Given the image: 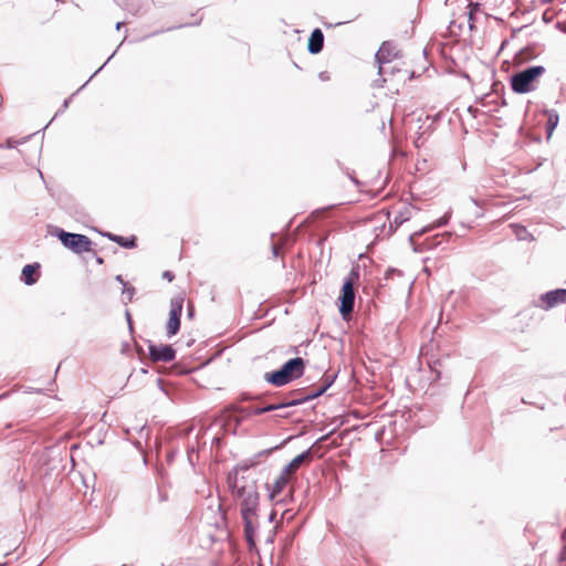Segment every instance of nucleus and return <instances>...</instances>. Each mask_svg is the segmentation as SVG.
<instances>
[{"instance_id": "1", "label": "nucleus", "mask_w": 566, "mask_h": 566, "mask_svg": "<svg viewBox=\"0 0 566 566\" xmlns=\"http://www.w3.org/2000/svg\"><path fill=\"white\" fill-rule=\"evenodd\" d=\"M229 489L239 501L240 514L244 525V537L250 548L255 545L254 536L258 528V511L260 505V493L256 479L252 475L237 476L229 479Z\"/></svg>"}, {"instance_id": "2", "label": "nucleus", "mask_w": 566, "mask_h": 566, "mask_svg": "<svg viewBox=\"0 0 566 566\" xmlns=\"http://www.w3.org/2000/svg\"><path fill=\"white\" fill-rule=\"evenodd\" d=\"M304 371L305 360L302 357H294L285 361L280 369L265 373L264 380L275 387H283L301 378Z\"/></svg>"}, {"instance_id": "3", "label": "nucleus", "mask_w": 566, "mask_h": 566, "mask_svg": "<svg viewBox=\"0 0 566 566\" xmlns=\"http://www.w3.org/2000/svg\"><path fill=\"white\" fill-rule=\"evenodd\" d=\"M546 72L542 65L528 66L514 73L510 77L511 88L514 93L526 94L536 88V82Z\"/></svg>"}, {"instance_id": "4", "label": "nucleus", "mask_w": 566, "mask_h": 566, "mask_svg": "<svg viewBox=\"0 0 566 566\" xmlns=\"http://www.w3.org/2000/svg\"><path fill=\"white\" fill-rule=\"evenodd\" d=\"M359 274L358 270L353 269L345 280L340 295L338 297L339 301V313L344 319H346L354 311L355 304V289L354 285L358 281Z\"/></svg>"}, {"instance_id": "5", "label": "nucleus", "mask_w": 566, "mask_h": 566, "mask_svg": "<svg viewBox=\"0 0 566 566\" xmlns=\"http://www.w3.org/2000/svg\"><path fill=\"white\" fill-rule=\"evenodd\" d=\"M56 237L65 248L70 249L74 253L80 254L92 250V241L84 234L72 233L64 231L63 229H59L56 231Z\"/></svg>"}, {"instance_id": "6", "label": "nucleus", "mask_w": 566, "mask_h": 566, "mask_svg": "<svg viewBox=\"0 0 566 566\" xmlns=\"http://www.w3.org/2000/svg\"><path fill=\"white\" fill-rule=\"evenodd\" d=\"M560 304H566V289L548 291L533 301V306L543 311H549Z\"/></svg>"}, {"instance_id": "7", "label": "nucleus", "mask_w": 566, "mask_h": 566, "mask_svg": "<svg viewBox=\"0 0 566 566\" xmlns=\"http://www.w3.org/2000/svg\"><path fill=\"white\" fill-rule=\"evenodd\" d=\"M184 302L185 298L182 295H177L170 300L169 318L166 325V332L169 338L175 336L180 329V317Z\"/></svg>"}, {"instance_id": "8", "label": "nucleus", "mask_w": 566, "mask_h": 566, "mask_svg": "<svg viewBox=\"0 0 566 566\" xmlns=\"http://www.w3.org/2000/svg\"><path fill=\"white\" fill-rule=\"evenodd\" d=\"M397 56L396 45L389 41H385L375 54L376 62L378 63V74L382 77L381 82H386V77H384L387 74L386 64H390Z\"/></svg>"}, {"instance_id": "9", "label": "nucleus", "mask_w": 566, "mask_h": 566, "mask_svg": "<svg viewBox=\"0 0 566 566\" xmlns=\"http://www.w3.org/2000/svg\"><path fill=\"white\" fill-rule=\"evenodd\" d=\"M149 356L154 361L169 363L175 359L176 350L171 345L149 344Z\"/></svg>"}, {"instance_id": "10", "label": "nucleus", "mask_w": 566, "mask_h": 566, "mask_svg": "<svg viewBox=\"0 0 566 566\" xmlns=\"http://www.w3.org/2000/svg\"><path fill=\"white\" fill-rule=\"evenodd\" d=\"M312 458L313 452L312 448H310L296 455L289 464H286L283 468V474H290L292 476L301 468L302 464L310 462Z\"/></svg>"}, {"instance_id": "11", "label": "nucleus", "mask_w": 566, "mask_h": 566, "mask_svg": "<svg viewBox=\"0 0 566 566\" xmlns=\"http://www.w3.org/2000/svg\"><path fill=\"white\" fill-rule=\"evenodd\" d=\"M326 391V386H319L317 389L311 390L308 394L301 396L298 391H293L292 394L296 397L292 400L287 401V405L298 406L306 401L313 400L315 398L321 397Z\"/></svg>"}, {"instance_id": "12", "label": "nucleus", "mask_w": 566, "mask_h": 566, "mask_svg": "<svg viewBox=\"0 0 566 566\" xmlns=\"http://www.w3.org/2000/svg\"><path fill=\"white\" fill-rule=\"evenodd\" d=\"M323 46L324 34L321 29L316 28L310 35L307 50L311 54H318L323 50Z\"/></svg>"}, {"instance_id": "13", "label": "nucleus", "mask_w": 566, "mask_h": 566, "mask_svg": "<svg viewBox=\"0 0 566 566\" xmlns=\"http://www.w3.org/2000/svg\"><path fill=\"white\" fill-rule=\"evenodd\" d=\"M39 270V263L27 264L23 266L21 280L24 282L25 285H33L38 281Z\"/></svg>"}, {"instance_id": "14", "label": "nucleus", "mask_w": 566, "mask_h": 566, "mask_svg": "<svg viewBox=\"0 0 566 566\" xmlns=\"http://www.w3.org/2000/svg\"><path fill=\"white\" fill-rule=\"evenodd\" d=\"M292 476L290 474H283V470L280 472L279 476L274 480L273 484L268 486L270 491V497L274 499L279 495L284 488L289 484Z\"/></svg>"}, {"instance_id": "15", "label": "nucleus", "mask_w": 566, "mask_h": 566, "mask_svg": "<svg viewBox=\"0 0 566 566\" xmlns=\"http://www.w3.org/2000/svg\"><path fill=\"white\" fill-rule=\"evenodd\" d=\"M450 217H451V212L449 211L443 217H441L439 220H437L436 222L429 224L428 227L422 228L419 231L413 232L409 237L410 242L412 243L416 238L424 234L428 231H431L433 229L441 228V227L446 226L449 222Z\"/></svg>"}, {"instance_id": "16", "label": "nucleus", "mask_w": 566, "mask_h": 566, "mask_svg": "<svg viewBox=\"0 0 566 566\" xmlns=\"http://www.w3.org/2000/svg\"><path fill=\"white\" fill-rule=\"evenodd\" d=\"M287 407H292V405H287V401L281 402V403H271L265 407H258V408H244L242 411H244L247 415H253L259 416L265 412L274 411V410H281Z\"/></svg>"}, {"instance_id": "17", "label": "nucleus", "mask_w": 566, "mask_h": 566, "mask_svg": "<svg viewBox=\"0 0 566 566\" xmlns=\"http://www.w3.org/2000/svg\"><path fill=\"white\" fill-rule=\"evenodd\" d=\"M412 209L411 207L403 206L400 210L396 211L392 220H390V228L397 229L408 221L412 216Z\"/></svg>"}, {"instance_id": "18", "label": "nucleus", "mask_w": 566, "mask_h": 566, "mask_svg": "<svg viewBox=\"0 0 566 566\" xmlns=\"http://www.w3.org/2000/svg\"><path fill=\"white\" fill-rule=\"evenodd\" d=\"M106 238H108L111 241L117 243L118 245L125 248V249H133L136 247V238L134 235L132 237H122L117 235L111 232L104 233Z\"/></svg>"}, {"instance_id": "19", "label": "nucleus", "mask_w": 566, "mask_h": 566, "mask_svg": "<svg viewBox=\"0 0 566 566\" xmlns=\"http://www.w3.org/2000/svg\"><path fill=\"white\" fill-rule=\"evenodd\" d=\"M256 463L258 462L255 460L240 462L233 468L232 471L228 473L227 482L229 483V479L232 478L233 474H235L237 476L250 475L249 473H245L250 470V468L254 467Z\"/></svg>"}, {"instance_id": "20", "label": "nucleus", "mask_w": 566, "mask_h": 566, "mask_svg": "<svg viewBox=\"0 0 566 566\" xmlns=\"http://www.w3.org/2000/svg\"><path fill=\"white\" fill-rule=\"evenodd\" d=\"M450 237H451V233H450V232H443V233H441V234H437V235H434V237L431 239V241H430L429 243H427V248H428V249H432V248H434V247H437V245H440V244H441V242H442V240H441L442 238H450Z\"/></svg>"}, {"instance_id": "21", "label": "nucleus", "mask_w": 566, "mask_h": 566, "mask_svg": "<svg viewBox=\"0 0 566 566\" xmlns=\"http://www.w3.org/2000/svg\"><path fill=\"white\" fill-rule=\"evenodd\" d=\"M122 294H123V302L125 304H127L128 302H132V300L134 297L135 287H133V286L124 287Z\"/></svg>"}, {"instance_id": "22", "label": "nucleus", "mask_w": 566, "mask_h": 566, "mask_svg": "<svg viewBox=\"0 0 566 566\" xmlns=\"http://www.w3.org/2000/svg\"><path fill=\"white\" fill-rule=\"evenodd\" d=\"M557 123H558V116L556 115L555 117L553 116H549L548 118V122H547V127H546V130H547V137L549 138L553 134V130L556 128L557 126Z\"/></svg>"}, {"instance_id": "23", "label": "nucleus", "mask_w": 566, "mask_h": 566, "mask_svg": "<svg viewBox=\"0 0 566 566\" xmlns=\"http://www.w3.org/2000/svg\"><path fill=\"white\" fill-rule=\"evenodd\" d=\"M336 378V375H327L323 379V384L321 386H326V390L333 385L334 380Z\"/></svg>"}, {"instance_id": "24", "label": "nucleus", "mask_w": 566, "mask_h": 566, "mask_svg": "<svg viewBox=\"0 0 566 566\" xmlns=\"http://www.w3.org/2000/svg\"><path fill=\"white\" fill-rule=\"evenodd\" d=\"M70 101H71V97H70V98H66V99L63 102L62 107H61V108L55 113V116H54V117H56L59 114L63 113V112L69 107Z\"/></svg>"}, {"instance_id": "25", "label": "nucleus", "mask_w": 566, "mask_h": 566, "mask_svg": "<svg viewBox=\"0 0 566 566\" xmlns=\"http://www.w3.org/2000/svg\"><path fill=\"white\" fill-rule=\"evenodd\" d=\"M523 233L525 235H528L530 233L527 232V230L524 228V227H520V231H516V235L518 237V239H525V237L523 235Z\"/></svg>"}, {"instance_id": "26", "label": "nucleus", "mask_w": 566, "mask_h": 566, "mask_svg": "<svg viewBox=\"0 0 566 566\" xmlns=\"http://www.w3.org/2000/svg\"><path fill=\"white\" fill-rule=\"evenodd\" d=\"M163 277L166 279L168 282H171L174 280L175 275L170 271H165L163 273Z\"/></svg>"}, {"instance_id": "27", "label": "nucleus", "mask_w": 566, "mask_h": 566, "mask_svg": "<svg viewBox=\"0 0 566 566\" xmlns=\"http://www.w3.org/2000/svg\"><path fill=\"white\" fill-rule=\"evenodd\" d=\"M321 81H328L331 78L329 73L327 71H323L318 74Z\"/></svg>"}, {"instance_id": "28", "label": "nucleus", "mask_w": 566, "mask_h": 566, "mask_svg": "<svg viewBox=\"0 0 566 566\" xmlns=\"http://www.w3.org/2000/svg\"><path fill=\"white\" fill-rule=\"evenodd\" d=\"M114 54H115V52L108 57V60L102 66H99V69L90 77V80H92L101 70H103V67L114 56Z\"/></svg>"}, {"instance_id": "29", "label": "nucleus", "mask_w": 566, "mask_h": 566, "mask_svg": "<svg viewBox=\"0 0 566 566\" xmlns=\"http://www.w3.org/2000/svg\"><path fill=\"white\" fill-rule=\"evenodd\" d=\"M279 249H280V247L277 244H275V243L272 244V254H273V256L276 258L279 255Z\"/></svg>"}, {"instance_id": "30", "label": "nucleus", "mask_w": 566, "mask_h": 566, "mask_svg": "<svg viewBox=\"0 0 566 566\" xmlns=\"http://www.w3.org/2000/svg\"><path fill=\"white\" fill-rule=\"evenodd\" d=\"M125 316H126V319H127V322H128L129 328H132V317H130V313H129L128 311H126Z\"/></svg>"}, {"instance_id": "31", "label": "nucleus", "mask_w": 566, "mask_h": 566, "mask_svg": "<svg viewBox=\"0 0 566 566\" xmlns=\"http://www.w3.org/2000/svg\"><path fill=\"white\" fill-rule=\"evenodd\" d=\"M116 281H118L119 283H122L124 285V287H127L126 286V282L124 281L123 276L122 275H117L116 277Z\"/></svg>"}, {"instance_id": "32", "label": "nucleus", "mask_w": 566, "mask_h": 566, "mask_svg": "<svg viewBox=\"0 0 566 566\" xmlns=\"http://www.w3.org/2000/svg\"><path fill=\"white\" fill-rule=\"evenodd\" d=\"M556 27H557L560 31H563V32H565V33H566V27H564L562 23H559V22H558V23L556 24Z\"/></svg>"}, {"instance_id": "33", "label": "nucleus", "mask_w": 566, "mask_h": 566, "mask_svg": "<svg viewBox=\"0 0 566 566\" xmlns=\"http://www.w3.org/2000/svg\"><path fill=\"white\" fill-rule=\"evenodd\" d=\"M386 67H387V74L390 73L392 74L394 73V66H390L389 64H386Z\"/></svg>"}, {"instance_id": "34", "label": "nucleus", "mask_w": 566, "mask_h": 566, "mask_svg": "<svg viewBox=\"0 0 566 566\" xmlns=\"http://www.w3.org/2000/svg\"><path fill=\"white\" fill-rule=\"evenodd\" d=\"M560 558L566 559V546L563 548V551L560 553Z\"/></svg>"}, {"instance_id": "35", "label": "nucleus", "mask_w": 566, "mask_h": 566, "mask_svg": "<svg viewBox=\"0 0 566 566\" xmlns=\"http://www.w3.org/2000/svg\"><path fill=\"white\" fill-rule=\"evenodd\" d=\"M274 517H275V512H274V511H272V512H271V514H270V516H269V521H270V522H273V521H274Z\"/></svg>"}, {"instance_id": "36", "label": "nucleus", "mask_w": 566, "mask_h": 566, "mask_svg": "<svg viewBox=\"0 0 566 566\" xmlns=\"http://www.w3.org/2000/svg\"><path fill=\"white\" fill-rule=\"evenodd\" d=\"M271 452V450H265V451H262L258 454V457L262 455V454H269Z\"/></svg>"}, {"instance_id": "37", "label": "nucleus", "mask_w": 566, "mask_h": 566, "mask_svg": "<svg viewBox=\"0 0 566 566\" xmlns=\"http://www.w3.org/2000/svg\"><path fill=\"white\" fill-rule=\"evenodd\" d=\"M96 262H97L98 264H102V263L104 262V261H103V258L97 256V258H96Z\"/></svg>"}, {"instance_id": "38", "label": "nucleus", "mask_w": 566, "mask_h": 566, "mask_svg": "<svg viewBox=\"0 0 566 566\" xmlns=\"http://www.w3.org/2000/svg\"><path fill=\"white\" fill-rule=\"evenodd\" d=\"M554 0H542V3L543 4H548V3H552Z\"/></svg>"}, {"instance_id": "39", "label": "nucleus", "mask_w": 566, "mask_h": 566, "mask_svg": "<svg viewBox=\"0 0 566 566\" xmlns=\"http://www.w3.org/2000/svg\"><path fill=\"white\" fill-rule=\"evenodd\" d=\"M124 24V22H117L116 23V29L119 30L122 28V25Z\"/></svg>"}, {"instance_id": "40", "label": "nucleus", "mask_w": 566, "mask_h": 566, "mask_svg": "<svg viewBox=\"0 0 566 566\" xmlns=\"http://www.w3.org/2000/svg\"><path fill=\"white\" fill-rule=\"evenodd\" d=\"M90 81H91V80H88L84 85H82V87H81V88H77V92H81V90H82L83 87H85V85H86Z\"/></svg>"}, {"instance_id": "41", "label": "nucleus", "mask_w": 566, "mask_h": 566, "mask_svg": "<svg viewBox=\"0 0 566 566\" xmlns=\"http://www.w3.org/2000/svg\"><path fill=\"white\" fill-rule=\"evenodd\" d=\"M7 147H8V148H12V147H13V144H12V143H10V142H8Z\"/></svg>"}, {"instance_id": "42", "label": "nucleus", "mask_w": 566, "mask_h": 566, "mask_svg": "<svg viewBox=\"0 0 566 566\" xmlns=\"http://www.w3.org/2000/svg\"><path fill=\"white\" fill-rule=\"evenodd\" d=\"M281 416H282L283 418H286V417H287V413H285V415H284V411H281Z\"/></svg>"}, {"instance_id": "43", "label": "nucleus", "mask_w": 566, "mask_h": 566, "mask_svg": "<svg viewBox=\"0 0 566 566\" xmlns=\"http://www.w3.org/2000/svg\"><path fill=\"white\" fill-rule=\"evenodd\" d=\"M281 416H282L283 418H286V417H287V413H285V415H284V411H281Z\"/></svg>"}, {"instance_id": "44", "label": "nucleus", "mask_w": 566, "mask_h": 566, "mask_svg": "<svg viewBox=\"0 0 566 566\" xmlns=\"http://www.w3.org/2000/svg\"><path fill=\"white\" fill-rule=\"evenodd\" d=\"M188 315H189V316H192V310H191V308H189V311H188Z\"/></svg>"}, {"instance_id": "45", "label": "nucleus", "mask_w": 566, "mask_h": 566, "mask_svg": "<svg viewBox=\"0 0 566 566\" xmlns=\"http://www.w3.org/2000/svg\"><path fill=\"white\" fill-rule=\"evenodd\" d=\"M469 19H470V20H472V19H473V14H472V13H470V14H469Z\"/></svg>"}]
</instances>
